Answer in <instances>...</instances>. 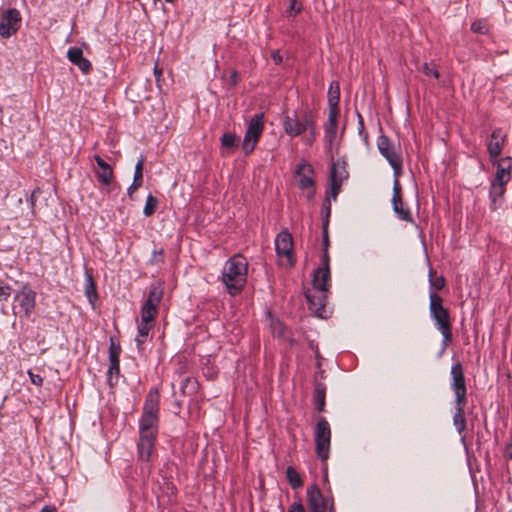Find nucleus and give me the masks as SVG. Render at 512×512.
<instances>
[{
    "mask_svg": "<svg viewBox=\"0 0 512 512\" xmlns=\"http://www.w3.org/2000/svg\"><path fill=\"white\" fill-rule=\"evenodd\" d=\"M496 166V173L494 179L491 182L489 197L491 200V209H497V201L502 198L505 191L506 185L511 179L512 170V158L507 156L492 163Z\"/></svg>",
    "mask_w": 512,
    "mask_h": 512,
    "instance_id": "nucleus-5",
    "label": "nucleus"
},
{
    "mask_svg": "<svg viewBox=\"0 0 512 512\" xmlns=\"http://www.w3.org/2000/svg\"><path fill=\"white\" fill-rule=\"evenodd\" d=\"M40 512H56V508L53 506L46 505L41 509Z\"/></svg>",
    "mask_w": 512,
    "mask_h": 512,
    "instance_id": "nucleus-51",
    "label": "nucleus"
},
{
    "mask_svg": "<svg viewBox=\"0 0 512 512\" xmlns=\"http://www.w3.org/2000/svg\"><path fill=\"white\" fill-rule=\"evenodd\" d=\"M67 58L76 65L83 73L91 70V62L83 56V51L79 47H71L67 51Z\"/></svg>",
    "mask_w": 512,
    "mask_h": 512,
    "instance_id": "nucleus-21",
    "label": "nucleus"
},
{
    "mask_svg": "<svg viewBox=\"0 0 512 512\" xmlns=\"http://www.w3.org/2000/svg\"><path fill=\"white\" fill-rule=\"evenodd\" d=\"M157 436H139L138 456L142 461H149L154 450Z\"/></svg>",
    "mask_w": 512,
    "mask_h": 512,
    "instance_id": "nucleus-22",
    "label": "nucleus"
},
{
    "mask_svg": "<svg viewBox=\"0 0 512 512\" xmlns=\"http://www.w3.org/2000/svg\"><path fill=\"white\" fill-rule=\"evenodd\" d=\"M162 297L163 288L161 285H152L149 290L148 298L141 308V321L150 323L154 321Z\"/></svg>",
    "mask_w": 512,
    "mask_h": 512,
    "instance_id": "nucleus-9",
    "label": "nucleus"
},
{
    "mask_svg": "<svg viewBox=\"0 0 512 512\" xmlns=\"http://www.w3.org/2000/svg\"><path fill=\"white\" fill-rule=\"evenodd\" d=\"M162 257H163V250H160V251L154 250L152 258H151V263L157 264V263L161 262Z\"/></svg>",
    "mask_w": 512,
    "mask_h": 512,
    "instance_id": "nucleus-45",
    "label": "nucleus"
},
{
    "mask_svg": "<svg viewBox=\"0 0 512 512\" xmlns=\"http://www.w3.org/2000/svg\"><path fill=\"white\" fill-rule=\"evenodd\" d=\"M314 437L316 454L322 461H326L330 453L331 429L325 418L317 421Z\"/></svg>",
    "mask_w": 512,
    "mask_h": 512,
    "instance_id": "nucleus-8",
    "label": "nucleus"
},
{
    "mask_svg": "<svg viewBox=\"0 0 512 512\" xmlns=\"http://www.w3.org/2000/svg\"><path fill=\"white\" fill-rule=\"evenodd\" d=\"M159 394L150 391L143 405V412L139 419V436H157L159 424Z\"/></svg>",
    "mask_w": 512,
    "mask_h": 512,
    "instance_id": "nucleus-4",
    "label": "nucleus"
},
{
    "mask_svg": "<svg viewBox=\"0 0 512 512\" xmlns=\"http://www.w3.org/2000/svg\"><path fill=\"white\" fill-rule=\"evenodd\" d=\"M465 404L466 402H455L453 424L459 434L466 429Z\"/></svg>",
    "mask_w": 512,
    "mask_h": 512,
    "instance_id": "nucleus-24",
    "label": "nucleus"
},
{
    "mask_svg": "<svg viewBox=\"0 0 512 512\" xmlns=\"http://www.w3.org/2000/svg\"><path fill=\"white\" fill-rule=\"evenodd\" d=\"M289 512H305V508L301 503H293L289 508Z\"/></svg>",
    "mask_w": 512,
    "mask_h": 512,
    "instance_id": "nucleus-46",
    "label": "nucleus"
},
{
    "mask_svg": "<svg viewBox=\"0 0 512 512\" xmlns=\"http://www.w3.org/2000/svg\"><path fill=\"white\" fill-rule=\"evenodd\" d=\"M275 249L279 257L285 258L289 265H293V239L287 230H283L277 235Z\"/></svg>",
    "mask_w": 512,
    "mask_h": 512,
    "instance_id": "nucleus-16",
    "label": "nucleus"
},
{
    "mask_svg": "<svg viewBox=\"0 0 512 512\" xmlns=\"http://www.w3.org/2000/svg\"><path fill=\"white\" fill-rule=\"evenodd\" d=\"M438 330L441 332V334L443 336V346H442V349H441V352H440V355H441L444 352V350H445L446 346L448 345V343L452 339L451 325L447 326V327L440 328Z\"/></svg>",
    "mask_w": 512,
    "mask_h": 512,
    "instance_id": "nucleus-34",
    "label": "nucleus"
},
{
    "mask_svg": "<svg viewBox=\"0 0 512 512\" xmlns=\"http://www.w3.org/2000/svg\"><path fill=\"white\" fill-rule=\"evenodd\" d=\"M222 155H230L237 147V136L233 133H224L221 137Z\"/></svg>",
    "mask_w": 512,
    "mask_h": 512,
    "instance_id": "nucleus-26",
    "label": "nucleus"
},
{
    "mask_svg": "<svg viewBox=\"0 0 512 512\" xmlns=\"http://www.w3.org/2000/svg\"><path fill=\"white\" fill-rule=\"evenodd\" d=\"M271 328H272L273 333L275 335H277L278 337H284L285 336V326L279 320H274L273 319L271 321Z\"/></svg>",
    "mask_w": 512,
    "mask_h": 512,
    "instance_id": "nucleus-37",
    "label": "nucleus"
},
{
    "mask_svg": "<svg viewBox=\"0 0 512 512\" xmlns=\"http://www.w3.org/2000/svg\"><path fill=\"white\" fill-rule=\"evenodd\" d=\"M429 299L430 314L435 321L437 329L450 326L449 312L442 305V297L436 292H430Z\"/></svg>",
    "mask_w": 512,
    "mask_h": 512,
    "instance_id": "nucleus-12",
    "label": "nucleus"
},
{
    "mask_svg": "<svg viewBox=\"0 0 512 512\" xmlns=\"http://www.w3.org/2000/svg\"><path fill=\"white\" fill-rule=\"evenodd\" d=\"M158 206V199L153 196L152 194H149L146 198L145 206L143 209V214L147 217L153 215L157 209Z\"/></svg>",
    "mask_w": 512,
    "mask_h": 512,
    "instance_id": "nucleus-31",
    "label": "nucleus"
},
{
    "mask_svg": "<svg viewBox=\"0 0 512 512\" xmlns=\"http://www.w3.org/2000/svg\"><path fill=\"white\" fill-rule=\"evenodd\" d=\"M295 181L299 189L307 191V198L312 199L315 193L313 168L306 162L298 164L295 171Z\"/></svg>",
    "mask_w": 512,
    "mask_h": 512,
    "instance_id": "nucleus-10",
    "label": "nucleus"
},
{
    "mask_svg": "<svg viewBox=\"0 0 512 512\" xmlns=\"http://www.w3.org/2000/svg\"><path fill=\"white\" fill-rule=\"evenodd\" d=\"M85 295H86L89 303L94 307L95 302L98 299V295H97L96 285L94 283L93 277L90 274L86 275Z\"/></svg>",
    "mask_w": 512,
    "mask_h": 512,
    "instance_id": "nucleus-27",
    "label": "nucleus"
},
{
    "mask_svg": "<svg viewBox=\"0 0 512 512\" xmlns=\"http://www.w3.org/2000/svg\"><path fill=\"white\" fill-rule=\"evenodd\" d=\"M338 116L339 114L335 112H329L328 119L325 124L324 140L330 149L334 146L337 140Z\"/></svg>",
    "mask_w": 512,
    "mask_h": 512,
    "instance_id": "nucleus-20",
    "label": "nucleus"
},
{
    "mask_svg": "<svg viewBox=\"0 0 512 512\" xmlns=\"http://www.w3.org/2000/svg\"><path fill=\"white\" fill-rule=\"evenodd\" d=\"M286 477L289 484L293 489H298L302 486V480L299 473L291 466L286 469Z\"/></svg>",
    "mask_w": 512,
    "mask_h": 512,
    "instance_id": "nucleus-30",
    "label": "nucleus"
},
{
    "mask_svg": "<svg viewBox=\"0 0 512 512\" xmlns=\"http://www.w3.org/2000/svg\"><path fill=\"white\" fill-rule=\"evenodd\" d=\"M109 362H110V365L108 368V374L110 375V377H112L113 375L117 376L120 371V361L113 360V361H109Z\"/></svg>",
    "mask_w": 512,
    "mask_h": 512,
    "instance_id": "nucleus-41",
    "label": "nucleus"
},
{
    "mask_svg": "<svg viewBox=\"0 0 512 512\" xmlns=\"http://www.w3.org/2000/svg\"><path fill=\"white\" fill-rule=\"evenodd\" d=\"M307 504L309 512H329L331 507L334 509L333 502L325 499L316 485L307 489Z\"/></svg>",
    "mask_w": 512,
    "mask_h": 512,
    "instance_id": "nucleus-15",
    "label": "nucleus"
},
{
    "mask_svg": "<svg viewBox=\"0 0 512 512\" xmlns=\"http://www.w3.org/2000/svg\"><path fill=\"white\" fill-rule=\"evenodd\" d=\"M29 378L31 382L36 386H41L43 384V377L39 374L34 373L33 371H28Z\"/></svg>",
    "mask_w": 512,
    "mask_h": 512,
    "instance_id": "nucleus-44",
    "label": "nucleus"
},
{
    "mask_svg": "<svg viewBox=\"0 0 512 512\" xmlns=\"http://www.w3.org/2000/svg\"><path fill=\"white\" fill-rule=\"evenodd\" d=\"M506 135L501 129H495L491 134V140L487 144V151L492 163L499 159L502 153Z\"/></svg>",
    "mask_w": 512,
    "mask_h": 512,
    "instance_id": "nucleus-18",
    "label": "nucleus"
},
{
    "mask_svg": "<svg viewBox=\"0 0 512 512\" xmlns=\"http://www.w3.org/2000/svg\"><path fill=\"white\" fill-rule=\"evenodd\" d=\"M272 58L276 64H280L282 62V57L279 52H274L272 54Z\"/></svg>",
    "mask_w": 512,
    "mask_h": 512,
    "instance_id": "nucleus-48",
    "label": "nucleus"
},
{
    "mask_svg": "<svg viewBox=\"0 0 512 512\" xmlns=\"http://www.w3.org/2000/svg\"><path fill=\"white\" fill-rule=\"evenodd\" d=\"M21 20L20 12L17 9L10 8L4 11L0 16V36L9 38L15 34L20 28Z\"/></svg>",
    "mask_w": 512,
    "mask_h": 512,
    "instance_id": "nucleus-11",
    "label": "nucleus"
},
{
    "mask_svg": "<svg viewBox=\"0 0 512 512\" xmlns=\"http://www.w3.org/2000/svg\"><path fill=\"white\" fill-rule=\"evenodd\" d=\"M302 6L297 4V0H290V5L286 11L288 18H293L295 15L300 13Z\"/></svg>",
    "mask_w": 512,
    "mask_h": 512,
    "instance_id": "nucleus-38",
    "label": "nucleus"
},
{
    "mask_svg": "<svg viewBox=\"0 0 512 512\" xmlns=\"http://www.w3.org/2000/svg\"><path fill=\"white\" fill-rule=\"evenodd\" d=\"M324 252H323V255L325 254V252L328 253V235H327V232L326 230H324Z\"/></svg>",
    "mask_w": 512,
    "mask_h": 512,
    "instance_id": "nucleus-50",
    "label": "nucleus"
},
{
    "mask_svg": "<svg viewBox=\"0 0 512 512\" xmlns=\"http://www.w3.org/2000/svg\"><path fill=\"white\" fill-rule=\"evenodd\" d=\"M330 213V204L328 203V206H327V214Z\"/></svg>",
    "mask_w": 512,
    "mask_h": 512,
    "instance_id": "nucleus-52",
    "label": "nucleus"
},
{
    "mask_svg": "<svg viewBox=\"0 0 512 512\" xmlns=\"http://www.w3.org/2000/svg\"><path fill=\"white\" fill-rule=\"evenodd\" d=\"M393 210L397 214L398 218L406 222H412V217L409 209L404 208L402 197H401V186L397 179H394L393 183V196H392Z\"/></svg>",
    "mask_w": 512,
    "mask_h": 512,
    "instance_id": "nucleus-17",
    "label": "nucleus"
},
{
    "mask_svg": "<svg viewBox=\"0 0 512 512\" xmlns=\"http://www.w3.org/2000/svg\"><path fill=\"white\" fill-rule=\"evenodd\" d=\"M422 71L426 76L433 77L435 79L439 78L438 70L429 63H424L422 65Z\"/></svg>",
    "mask_w": 512,
    "mask_h": 512,
    "instance_id": "nucleus-40",
    "label": "nucleus"
},
{
    "mask_svg": "<svg viewBox=\"0 0 512 512\" xmlns=\"http://www.w3.org/2000/svg\"><path fill=\"white\" fill-rule=\"evenodd\" d=\"M264 113L255 114L248 122L245 136L242 142V149L246 155L252 153L264 130Z\"/></svg>",
    "mask_w": 512,
    "mask_h": 512,
    "instance_id": "nucleus-6",
    "label": "nucleus"
},
{
    "mask_svg": "<svg viewBox=\"0 0 512 512\" xmlns=\"http://www.w3.org/2000/svg\"><path fill=\"white\" fill-rule=\"evenodd\" d=\"M325 393H326L325 385L322 384V383H317L315 385V389H314V399H315V403H316L317 409L319 411H323L324 410V406H325Z\"/></svg>",
    "mask_w": 512,
    "mask_h": 512,
    "instance_id": "nucleus-29",
    "label": "nucleus"
},
{
    "mask_svg": "<svg viewBox=\"0 0 512 512\" xmlns=\"http://www.w3.org/2000/svg\"><path fill=\"white\" fill-rule=\"evenodd\" d=\"M141 186H142L141 183L133 181L132 184L128 187V190H127L129 196H132V194Z\"/></svg>",
    "mask_w": 512,
    "mask_h": 512,
    "instance_id": "nucleus-47",
    "label": "nucleus"
},
{
    "mask_svg": "<svg viewBox=\"0 0 512 512\" xmlns=\"http://www.w3.org/2000/svg\"><path fill=\"white\" fill-rule=\"evenodd\" d=\"M12 292L9 285H0V301H7Z\"/></svg>",
    "mask_w": 512,
    "mask_h": 512,
    "instance_id": "nucleus-42",
    "label": "nucleus"
},
{
    "mask_svg": "<svg viewBox=\"0 0 512 512\" xmlns=\"http://www.w3.org/2000/svg\"><path fill=\"white\" fill-rule=\"evenodd\" d=\"M151 328H152V323H150V322L141 321V323L139 324L138 334L135 338V341L137 343V347L139 350L141 349V345H143L146 342Z\"/></svg>",
    "mask_w": 512,
    "mask_h": 512,
    "instance_id": "nucleus-28",
    "label": "nucleus"
},
{
    "mask_svg": "<svg viewBox=\"0 0 512 512\" xmlns=\"http://www.w3.org/2000/svg\"><path fill=\"white\" fill-rule=\"evenodd\" d=\"M339 99H340V91L339 85L337 82H333L330 85L328 91V104H329V112H335L339 114Z\"/></svg>",
    "mask_w": 512,
    "mask_h": 512,
    "instance_id": "nucleus-25",
    "label": "nucleus"
},
{
    "mask_svg": "<svg viewBox=\"0 0 512 512\" xmlns=\"http://www.w3.org/2000/svg\"><path fill=\"white\" fill-rule=\"evenodd\" d=\"M94 159L98 165V169L96 171L98 181L103 185H109L113 177V170L111 166L98 155H95Z\"/></svg>",
    "mask_w": 512,
    "mask_h": 512,
    "instance_id": "nucleus-23",
    "label": "nucleus"
},
{
    "mask_svg": "<svg viewBox=\"0 0 512 512\" xmlns=\"http://www.w3.org/2000/svg\"><path fill=\"white\" fill-rule=\"evenodd\" d=\"M41 193H42L41 189L37 187L32 191V194L30 196L29 203H30V207H31L33 214L35 213V209H36L37 196Z\"/></svg>",
    "mask_w": 512,
    "mask_h": 512,
    "instance_id": "nucleus-43",
    "label": "nucleus"
},
{
    "mask_svg": "<svg viewBox=\"0 0 512 512\" xmlns=\"http://www.w3.org/2000/svg\"><path fill=\"white\" fill-rule=\"evenodd\" d=\"M143 165H144V159L141 158L138 160V162L135 165V171H134V177L133 181L138 183H143Z\"/></svg>",
    "mask_w": 512,
    "mask_h": 512,
    "instance_id": "nucleus-36",
    "label": "nucleus"
},
{
    "mask_svg": "<svg viewBox=\"0 0 512 512\" xmlns=\"http://www.w3.org/2000/svg\"><path fill=\"white\" fill-rule=\"evenodd\" d=\"M36 297V292L29 284L22 285V287L15 293L14 300L18 302L25 317H29L34 311L36 306Z\"/></svg>",
    "mask_w": 512,
    "mask_h": 512,
    "instance_id": "nucleus-13",
    "label": "nucleus"
},
{
    "mask_svg": "<svg viewBox=\"0 0 512 512\" xmlns=\"http://www.w3.org/2000/svg\"><path fill=\"white\" fill-rule=\"evenodd\" d=\"M347 177L346 170L344 166L340 163H333L330 170V182H331V190L332 197L336 199L337 194L340 190L343 180Z\"/></svg>",
    "mask_w": 512,
    "mask_h": 512,
    "instance_id": "nucleus-19",
    "label": "nucleus"
},
{
    "mask_svg": "<svg viewBox=\"0 0 512 512\" xmlns=\"http://www.w3.org/2000/svg\"><path fill=\"white\" fill-rule=\"evenodd\" d=\"M450 374L452 376L451 388L455 394V402H466L467 390L463 368L460 362L452 365Z\"/></svg>",
    "mask_w": 512,
    "mask_h": 512,
    "instance_id": "nucleus-14",
    "label": "nucleus"
},
{
    "mask_svg": "<svg viewBox=\"0 0 512 512\" xmlns=\"http://www.w3.org/2000/svg\"><path fill=\"white\" fill-rule=\"evenodd\" d=\"M167 2H173L174 0H166Z\"/></svg>",
    "mask_w": 512,
    "mask_h": 512,
    "instance_id": "nucleus-54",
    "label": "nucleus"
},
{
    "mask_svg": "<svg viewBox=\"0 0 512 512\" xmlns=\"http://www.w3.org/2000/svg\"><path fill=\"white\" fill-rule=\"evenodd\" d=\"M377 147L380 154L388 161L394 172V179L402 174V157L396 147L385 135H380L377 139Z\"/></svg>",
    "mask_w": 512,
    "mask_h": 512,
    "instance_id": "nucleus-7",
    "label": "nucleus"
},
{
    "mask_svg": "<svg viewBox=\"0 0 512 512\" xmlns=\"http://www.w3.org/2000/svg\"><path fill=\"white\" fill-rule=\"evenodd\" d=\"M247 271L248 262L240 254L234 255L226 261L222 270V282L230 295H237L243 290L247 280Z\"/></svg>",
    "mask_w": 512,
    "mask_h": 512,
    "instance_id": "nucleus-2",
    "label": "nucleus"
},
{
    "mask_svg": "<svg viewBox=\"0 0 512 512\" xmlns=\"http://www.w3.org/2000/svg\"><path fill=\"white\" fill-rule=\"evenodd\" d=\"M237 81H238V74L237 72L233 71L230 75V83L232 85H236L237 84Z\"/></svg>",
    "mask_w": 512,
    "mask_h": 512,
    "instance_id": "nucleus-49",
    "label": "nucleus"
},
{
    "mask_svg": "<svg viewBox=\"0 0 512 512\" xmlns=\"http://www.w3.org/2000/svg\"><path fill=\"white\" fill-rule=\"evenodd\" d=\"M438 330L441 332V334L443 336V346H442V349H441V352H440V355H441L444 352V350H445L446 346L448 345V343L452 339L451 325L447 326V327L440 328Z\"/></svg>",
    "mask_w": 512,
    "mask_h": 512,
    "instance_id": "nucleus-35",
    "label": "nucleus"
},
{
    "mask_svg": "<svg viewBox=\"0 0 512 512\" xmlns=\"http://www.w3.org/2000/svg\"><path fill=\"white\" fill-rule=\"evenodd\" d=\"M283 129L287 135L294 138L304 132H309L308 143H312L315 139V121L314 116L309 110L294 111L287 114L283 119Z\"/></svg>",
    "mask_w": 512,
    "mask_h": 512,
    "instance_id": "nucleus-3",
    "label": "nucleus"
},
{
    "mask_svg": "<svg viewBox=\"0 0 512 512\" xmlns=\"http://www.w3.org/2000/svg\"><path fill=\"white\" fill-rule=\"evenodd\" d=\"M121 352L120 345L115 344L113 340H111V344L109 347V361L119 360V355Z\"/></svg>",
    "mask_w": 512,
    "mask_h": 512,
    "instance_id": "nucleus-39",
    "label": "nucleus"
},
{
    "mask_svg": "<svg viewBox=\"0 0 512 512\" xmlns=\"http://www.w3.org/2000/svg\"><path fill=\"white\" fill-rule=\"evenodd\" d=\"M329 512H335V509H333L332 507L330 508Z\"/></svg>",
    "mask_w": 512,
    "mask_h": 512,
    "instance_id": "nucleus-53",
    "label": "nucleus"
},
{
    "mask_svg": "<svg viewBox=\"0 0 512 512\" xmlns=\"http://www.w3.org/2000/svg\"><path fill=\"white\" fill-rule=\"evenodd\" d=\"M330 277L329 255L325 252L324 256H322L321 266L314 271L313 289L305 292L309 309L321 318L324 317Z\"/></svg>",
    "mask_w": 512,
    "mask_h": 512,
    "instance_id": "nucleus-1",
    "label": "nucleus"
},
{
    "mask_svg": "<svg viewBox=\"0 0 512 512\" xmlns=\"http://www.w3.org/2000/svg\"><path fill=\"white\" fill-rule=\"evenodd\" d=\"M429 283H430V286L432 288H434L435 290H441V289H443V287L445 285V280L442 276L434 277L433 271L430 270L429 271Z\"/></svg>",
    "mask_w": 512,
    "mask_h": 512,
    "instance_id": "nucleus-32",
    "label": "nucleus"
},
{
    "mask_svg": "<svg viewBox=\"0 0 512 512\" xmlns=\"http://www.w3.org/2000/svg\"><path fill=\"white\" fill-rule=\"evenodd\" d=\"M471 30L474 33L486 34L488 32L487 22L485 20L474 21L471 25Z\"/></svg>",
    "mask_w": 512,
    "mask_h": 512,
    "instance_id": "nucleus-33",
    "label": "nucleus"
}]
</instances>
